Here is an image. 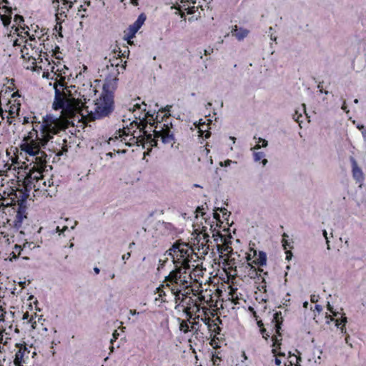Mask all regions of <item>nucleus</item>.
Masks as SVG:
<instances>
[{"label": "nucleus", "instance_id": "1", "mask_svg": "<svg viewBox=\"0 0 366 366\" xmlns=\"http://www.w3.org/2000/svg\"><path fill=\"white\" fill-rule=\"evenodd\" d=\"M64 81V78H62V81H56L54 84L55 96L52 108L54 110L61 109V115L56 117L47 114L43 117L41 123L32 121L33 129L27 136L24 137L23 144L33 142L39 147H45L53 135L65 130L70 124L74 125L73 122L76 117L79 119V115L84 117L82 112L86 106L81 99L71 97V92L69 90L61 92L58 89V86H65Z\"/></svg>", "mask_w": 366, "mask_h": 366}, {"label": "nucleus", "instance_id": "2", "mask_svg": "<svg viewBox=\"0 0 366 366\" xmlns=\"http://www.w3.org/2000/svg\"><path fill=\"white\" fill-rule=\"evenodd\" d=\"M41 147L37 146L36 143L22 144L21 149L29 156L34 158L32 162L34 163V167H36L38 172H44L46 167L47 154L41 150Z\"/></svg>", "mask_w": 366, "mask_h": 366}, {"label": "nucleus", "instance_id": "3", "mask_svg": "<svg viewBox=\"0 0 366 366\" xmlns=\"http://www.w3.org/2000/svg\"><path fill=\"white\" fill-rule=\"evenodd\" d=\"M114 110V95H102L97 100L95 108V118L109 116Z\"/></svg>", "mask_w": 366, "mask_h": 366}, {"label": "nucleus", "instance_id": "4", "mask_svg": "<svg viewBox=\"0 0 366 366\" xmlns=\"http://www.w3.org/2000/svg\"><path fill=\"white\" fill-rule=\"evenodd\" d=\"M148 124V122L146 119H143L140 122H137V121H133L130 123L129 126H127L124 127L122 129H119V132L120 133L119 137L129 135V132H130V129L133 127H136L140 130V132H143L145 136V139L147 142L152 143L154 141V137L152 134L147 133L145 130Z\"/></svg>", "mask_w": 366, "mask_h": 366}, {"label": "nucleus", "instance_id": "5", "mask_svg": "<svg viewBox=\"0 0 366 366\" xmlns=\"http://www.w3.org/2000/svg\"><path fill=\"white\" fill-rule=\"evenodd\" d=\"M44 172H41L40 173L38 172V169L36 167H32L31 169H30L29 173L26 174L25 178V184L27 188L34 189H39L40 185H38V187L36 188V184L39 183L40 180L42 179L43 175L42 173Z\"/></svg>", "mask_w": 366, "mask_h": 366}, {"label": "nucleus", "instance_id": "6", "mask_svg": "<svg viewBox=\"0 0 366 366\" xmlns=\"http://www.w3.org/2000/svg\"><path fill=\"white\" fill-rule=\"evenodd\" d=\"M118 75H114V74L109 72V74H106L105 82L103 85V93L102 95L106 94H113V92L117 88V78Z\"/></svg>", "mask_w": 366, "mask_h": 366}, {"label": "nucleus", "instance_id": "7", "mask_svg": "<svg viewBox=\"0 0 366 366\" xmlns=\"http://www.w3.org/2000/svg\"><path fill=\"white\" fill-rule=\"evenodd\" d=\"M19 209L16 212V215L14 220V227L19 229L21 227L23 219L26 218V207L25 205L26 202V197H22V199L18 200Z\"/></svg>", "mask_w": 366, "mask_h": 366}, {"label": "nucleus", "instance_id": "8", "mask_svg": "<svg viewBox=\"0 0 366 366\" xmlns=\"http://www.w3.org/2000/svg\"><path fill=\"white\" fill-rule=\"evenodd\" d=\"M146 19H147L146 15L144 13H142L138 16V18L135 21V22L129 26V36H128V44H132L130 39H132L133 37H134L135 34L138 31V30L144 24Z\"/></svg>", "mask_w": 366, "mask_h": 366}, {"label": "nucleus", "instance_id": "9", "mask_svg": "<svg viewBox=\"0 0 366 366\" xmlns=\"http://www.w3.org/2000/svg\"><path fill=\"white\" fill-rule=\"evenodd\" d=\"M350 160L352 164V172L353 178L357 182H362L364 179L363 173L362 172V169L358 167L357 162L354 157H350Z\"/></svg>", "mask_w": 366, "mask_h": 366}, {"label": "nucleus", "instance_id": "10", "mask_svg": "<svg viewBox=\"0 0 366 366\" xmlns=\"http://www.w3.org/2000/svg\"><path fill=\"white\" fill-rule=\"evenodd\" d=\"M109 62L110 64H107L106 66V69L102 70V72L107 71L114 74V75H119L120 71L118 69V66H119L120 61H119V58H114L113 59H109Z\"/></svg>", "mask_w": 366, "mask_h": 366}, {"label": "nucleus", "instance_id": "11", "mask_svg": "<svg viewBox=\"0 0 366 366\" xmlns=\"http://www.w3.org/2000/svg\"><path fill=\"white\" fill-rule=\"evenodd\" d=\"M164 127H166V130L162 136V142L164 144L171 143L174 140V134L171 132V127H172V123H164Z\"/></svg>", "mask_w": 366, "mask_h": 366}, {"label": "nucleus", "instance_id": "12", "mask_svg": "<svg viewBox=\"0 0 366 366\" xmlns=\"http://www.w3.org/2000/svg\"><path fill=\"white\" fill-rule=\"evenodd\" d=\"M232 34L239 41L243 40L249 34V30L243 28H239L237 25L233 26L232 29Z\"/></svg>", "mask_w": 366, "mask_h": 366}, {"label": "nucleus", "instance_id": "13", "mask_svg": "<svg viewBox=\"0 0 366 366\" xmlns=\"http://www.w3.org/2000/svg\"><path fill=\"white\" fill-rule=\"evenodd\" d=\"M272 322L274 323V330L276 333L281 336L280 330L282 329V325L283 322V318L282 317L281 312H277L274 314Z\"/></svg>", "mask_w": 366, "mask_h": 366}, {"label": "nucleus", "instance_id": "14", "mask_svg": "<svg viewBox=\"0 0 366 366\" xmlns=\"http://www.w3.org/2000/svg\"><path fill=\"white\" fill-rule=\"evenodd\" d=\"M20 111V104H18L17 105L12 104L9 107V115L6 117L7 118V122L9 124H12V118L15 117V115H19V112Z\"/></svg>", "mask_w": 366, "mask_h": 366}, {"label": "nucleus", "instance_id": "15", "mask_svg": "<svg viewBox=\"0 0 366 366\" xmlns=\"http://www.w3.org/2000/svg\"><path fill=\"white\" fill-rule=\"evenodd\" d=\"M182 246L187 247L188 244L187 243L180 242L179 241L175 242L172 247L167 251V254L171 256L174 259V253L179 252Z\"/></svg>", "mask_w": 366, "mask_h": 366}, {"label": "nucleus", "instance_id": "16", "mask_svg": "<svg viewBox=\"0 0 366 366\" xmlns=\"http://www.w3.org/2000/svg\"><path fill=\"white\" fill-rule=\"evenodd\" d=\"M170 117V114H165L164 117H159V114H157L155 119L153 122H149V124L152 127H154L155 129H158L160 125H162V123L164 122V123L167 122L168 117Z\"/></svg>", "mask_w": 366, "mask_h": 366}, {"label": "nucleus", "instance_id": "17", "mask_svg": "<svg viewBox=\"0 0 366 366\" xmlns=\"http://www.w3.org/2000/svg\"><path fill=\"white\" fill-rule=\"evenodd\" d=\"M255 264L264 266L267 262V255L264 252H259L258 257L253 261Z\"/></svg>", "mask_w": 366, "mask_h": 366}, {"label": "nucleus", "instance_id": "18", "mask_svg": "<svg viewBox=\"0 0 366 366\" xmlns=\"http://www.w3.org/2000/svg\"><path fill=\"white\" fill-rule=\"evenodd\" d=\"M182 267H177L172 270L169 274L172 277L174 283L178 284V281L181 279Z\"/></svg>", "mask_w": 366, "mask_h": 366}, {"label": "nucleus", "instance_id": "19", "mask_svg": "<svg viewBox=\"0 0 366 366\" xmlns=\"http://www.w3.org/2000/svg\"><path fill=\"white\" fill-rule=\"evenodd\" d=\"M63 4L65 6V7H61V12H58L56 14V19H59V15H63L65 14V11L64 9H66V11H69L73 6V2L69 0H62Z\"/></svg>", "mask_w": 366, "mask_h": 366}, {"label": "nucleus", "instance_id": "20", "mask_svg": "<svg viewBox=\"0 0 366 366\" xmlns=\"http://www.w3.org/2000/svg\"><path fill=\"white\" fill-rule=\"evenodd\" d=\"M254 156V161L257 162L259 161L262 160V163L263 166H265L267 163V159H264V157L265 156L264 153L262 152H256L253 154Z\"/></svg>", "mask_w": 366, "mask_h": 366}, {"label": "nucleus", "instance_id": "21", "mask_svg": "<svg viewBox=\"0 0 366 366\" xmlns=\"http://www.w3.org/2000/svg\"><path fill=\"white\" fill-rule=\"evenodd\" d=\"M159 130H157V129H156L153 131L154 138L156 139V138L161 137V139H162V136L166 130V127H164V124H163L162 125H160L159 127Z\"/></svg>", "mask_w": 366, "mask_h": 366}, {"label": "nucleus", "instance_id": "22", "mask_svg": "<svg viewBox=\"0 0 366 366\" xmlns=\"http://www.w3.org/2000/svg\"><path fill=\"white\" fill-rule=\"evenodd\" d=\"M23 356H24V352H22L21 349H20L16 353V355H15L14 364H15L16 366H20L21 365V362Z\"/></svg>", "mask_w": 366, "mask_h": 366}, {"label": "nucleus", "instance_id": "23", "mask_svg": "<svg viewBox=\"0 0 366 366\" xmlns=\"http://www.w3.org/2000/svg\"><path fill=\"white\" fill-rule=\"evenodd\" d=\"M188 252H189V249L186 247L182 246L179 249V252L180 253L179 258H178V261H176L174 259H173L174 263L177 264V262H179V259L184 258V256L187 254Z\"/></svg>", "mask_w": 366, "mask_h": 366}, {"label": "nucleus", "instance_id": "24", "mask_svg": "<svg viewBox=\"0 0 366 366\" xmlns=\"http://www.w3.org/2000/svg\"><path fill=\"white\" fill-rule=\"evenodd\" d=\"M202 119L199 120V136L201 137H203L204 135V133L205 132V134H204V137L206 139L209 138L211 135V132L209 131H203V129L200 127V126H204L205 124V122H202Z\"/></svg>", "mask_w": 366, "mask_h": 366}, {"label": "nucleus", "instance_id": "25", "mask_svg": "<svg viewBox=\"0 0 366 366\" xmlns=\"http://www.w3.org/2000/svg\"><path fill=\"white\" fill-rule=\"evenodd\" d=\"M179 329H180V330L183 331L184 333H187L189 331V325H188L187 322L184 320H182L180 322Z\"/></svg>", "mask_w": 366, "mask_h": 366}, {"label": "nucleus", "instance_id": "26", "mask_svg": "<svg viewBox=\"0 0 366 366\" xmlns=\"http://www.w3.org/2000/svg\"><path fill=\"white\" fill-rule=\"evenodd\" d=\"M288 237H289V236L286 233L283 234V235H282V246L284 247L285 249H287V247L292 248V247L290 246V243L288 242V241L286 239Z\"/></svg>", "mask_w": 366, "mask_h": 366}, {"label": "nucleus", "instance_id": "27", "mask_svg": "<svg viewBox=\"0 0 366 366\" xmlns=\"http://www.w3.org/2000/svg\"><path fill=\"white\" fill-rule=\"evenodd\" d=\"M300 117H302V114L300 113L298 110H295V113L292 114V119L295 122H298L300 125L302 122V121L300 119Z\"/></svg>", "mask_w": 366, "mask_h": 366}, {"label": "nucleus", "instance_id": "28", "mask_svg": "<svg viewBox=\"0 0 366 366\" xmlns=\"http://www.w3.org/2000/svg\"><path fill=\"white\" fill-rule=\"evenodd\" d=\"M259 142L262 143V147H266L268 144L267 141L264 139H262V138H259ZM260 148H261V146L259 144H257L252 149H259Z\"/></svg>", "mask_w": 366, "mask_h": 366}, {"label": "nucleus", "instance_id": "29", "mask_svg": "<svg viewBox=\"0 0 366 366\" xmlns=\"http://www.w3.org/2000/svg\"><path fill=\"white\" fill-rule=\"evenodd\" d=\"M259 142L262 143V147H266L268 144L267 141L264 139H262V138H259ZM260 148H261V146L259 144H257L252 149H259Z\"/></svg>", "mask_w": 366, "mask_h": 366}, {"label": "nucleus", "instance_id": "30", "mask_svg": "<svg viewBox=\"0 0 366 366\" xmlns=\"http://www.w3.org/2000/svg\"><path fill=\"white\" fill-rule=\"evenodd\" d=\"M171 291H172V292L175 296V302H177L179 300H180L179 295L181 294V290H175L174 287H172L171 288Z\"/></svg>", "mask_w": 366, "mask_h": 366}, {"label": "nucleus", "instance_id": "31", "mask_svg": "<svg viewBox=\"0 0 366 366\" xmlns=\"http://www.w3.org/2000/svg\"><path fill=\"white\" fill-rule=\"evenodd\" d=\"M326 318L328 320L327 321V323H328V324L330 323V321H335V325H336L337 327H339V325H340V319H335L330 315L326 314Z\"/></svg>", "mask_w": 366, "mask_h": 366}, {"label": "nucleus", "instance_id": "32", "mask_svg": "<svg viewBox=\"0 0 366 366\" xmlns=\"http://www.w3.org/2000/svg\"><path fill=\"white\" fill-rule=\"evenodd\" d=\"M1 19L5 26H8L10 24L11 19V16H1Z\"/></svg>", "mask_w": 366, "mask_h": 366}, {"label": "nucleus", "instance_id": "33", "mask_svg": "<svg viewBox=\"0 0 366 366\" xmlns=\"http://www.w3.org/2000/svg\"><path fill=\"white\" fill-rule=\"evenodd\" d=\"M202 320L204 322L205 325H207L208 328L210 330L212 326H215L216 323H212L211 319L209 317L202 318Z\"/></svg>", "mask_w": 366, "mask_h": 366}, {"label": "nucleus", "instance_id": "34", "mask_svg": "<svg viewBox=\"0 0 366 366\" xmlns=\"http://www.w3.org/2000/svg\"><path fill=\"white\" fill-rule=\"evenodd\" d=\"M189 262L190 259L189 257L184 258L182 262L183 268L185 269H189L190 268Z\"/></svg>", "mask_w": 366, "mask_h": 366}, {"label": "nucleus", "instance_id": "35", "mask_svg": "<svg viewBox=\"0 0 366 366\" xmlns=\"http://www.w3.org/2000/svg\"><path fill=\"white\" fill-rule=\"evenodd\" d=\"M14 21L18 25H20L21 23L24 21V17L19 14L15 15L14 18Z\"/></svg>", "mask_w": 366, "mask_h": 366}, {"label": "nucleus", "instance_id": "36", "mask_svg": "<svg viewBox=\"0 0 366 366\" xmlns=\"http://www.w3.org/2000/svg\"><path fill=\"white\" fill-rule=\"evenodd\" d=\"M347 322V317H344L342 318V320H340V323L343 324L342 326L340 327L341 332L342 333L346 332V327H345V323Z\"/></svg>", "mask_w": 366, "mask_h": 366}, {"label": "nucleus", "instance_id": "37", "mask_svg": "<svg viewBox=\"0 0 366 366\" xmlns=\"http://www.w3.org/2000/svg\"><path fill=\"white\" fill-rule=\"evenodd\" d=\"M164 282H167L166 286L170 287L169 283H174L170 274L165 277Z\"/></svg>", "mask_w": 366, "mask_h": 366}, {"label": "nucleus", "instance_id": "38", "mask_svg": "<svg viewBox=\"0 0 366 366\" xmlns=\"http://www.w3.org/2000/svg\"><path fill=\"white\" fill-rule=\"evenodd\" d=\"M35 247H36V246H35L34 243V242H26V243H24V245H23V248H29V249H34Z\"/></svg>", "mask_w": 366, "mask_h": 366}, {"label": "nucleus", "instance_id": "39", "mask_svg": "<svg viewBox=\"0 0 366 366\" xmlns=\"http://www.w3.org/2000/svg\"><path fill=\"white\" fill-rule=\"evenodd\" d=\"M172 108V106L171 105H167L165 107H162L161 109H159V112H162V113H164L165 112L166 114H169V112H170V109Z\"/></svg>", "mask_w": 366, "mask_h": 366}, {"label": "nucleus", "instance_id": "40", "mask_svg": "<svg viewBox=\"0 0 366 366\" xmlns=\"http://www.w3.org/2000/svg\"><path fill=\"white\" fill-rule=\"evenodd\" d=\"M215 211H219L222 213V214H228V217L231 214L230 212H228L227 209L224 207H218L216 208Z\"/></svg>", "mask_w": 366, "mask_h": 366}, {"label": "nucleus", "instance_id": "41", "mask_svg": "<svg viewBox=\"0 0 366 366\" xmlns=\"http://www.w3.org/2000/svg\"><path fill=\"white\" fill-rule=\"evenodd\" d=\"M164 287V285H162L160 287H159L157 290V292H159V297H162V296H165L166 294H165V292L163 290V287Z\"/></svg>", "mask_w": 366, "mask_h": 366}, {"label": "nucleus", "instance_id": "42", "mask_svg": "<svg viewBox=\"0 0 366 366\" xmlns=\"http://www.w3.org/2000/svg\"><path fill=\"white\" fill-rule=\"evenodd\" d=\"M327 310H329L330 312H332V313L333 314V315H334V316H337V315L338 312H335V311L333 310V307H332V306L330 305V303L329 302H327Z\"/></svg>", "mask_w": 366, "mask_h": 366}, {"label": "nucleus", "instance_id": "43", "mask_svg": "<svg viewBox=\"0 0 366 366\" xmlns=\"http://www.w3.org/2000/svg\"><path fill=\"white\" fill-rule=\"evenodd\" d=\"M260 332H261V334L262 335L263 337L265 340H267L268 337H269V335L267 332V330H266L265 328H261L260 329Z\"/></svg>", "mask_w": 366, "mask_h": 366}, {"label": "nucleus", "instance_id": "44", "mask_svg": "<svg viewBox=\"0 0 366 366\" xmlns=\"http://www.w3.org/2000/svg\"><path fill=\"white\" fill-rule=\"evenodd\" d=\"M133 141H134V143L132 142H129L127 144V145H128L129 147H131L132 145L134 144H138L139 143V137H136L134 134H133V138L132 139Z\"/></svg>", "mask_w": 366, "mask_h": 366}, {"label": "nucleus", "instance_id": "45", "mask_svg": "<svg viewBox=\"0 0 366 366\" xmlns=\"http://www.w3.org/2000/svg\"><path fill=\"white\" fill-rule=\"evenodd\" d=\"M323 235H324V237H325V238L326 239V243H327V249L330 250V241L328 239L327 233L326 230H323Z\"/></svg>", "mask_w": 366, "mask_h": 366}, {"label": "nucleus", "instance_id": "46", "mask_svg": "<svg viewBox=\"0 0 366 366\" xmlns=\"http://www.w3.org/2000/svg\"><path fill=\"white\" fill-rule=\"evenodd\" d=\"M231 163H232V160L227 159L224 162H220L219 165L221 167H228L231 164Z\"/></svg>", "mask_w": 366, "mask_h": 366}, {"label": "nucleus", "instance_id": "47", "mask_svg": "<svg viewBox=\"0 0 366 366\" xmlns=\"http://www.w3.org/2000/svg\"><path fill=\"white\" fill-rule=\"evenodd\" d=\"M213 237H221L222 239L224 238V236L221 234V232L218 230H216L215 229H214L213 230Z\"/></svg>", "mask_w": 366, "mask_h": 366}, {"label": "nucleus", "instance_id": "48", "mask_svg": "<svg viewBox=\"0 0 366 366\" xmlns=\"http://www.w3.org/2000/svg\"><path fill=\"white\" fill-rule=\"evenodd\" d=\"M230 249L231 251L232 250V249L231 247H225L224 249H223V247L222 245H219L218 244L217 245V249L219 252H222V250L224 251H228V249Z\"/></svg>", "mask_w": 366, "mask_h": 366}, {"label": "nucleus", "instance_id": "49", "mask_svg": "<svg viewBox=\"0 0 366 366\" xmlns=\"http://www.w3.org/2000/svg\"><path fill=\"white\" fill-rule=\"evenodd\" d=\"M272 340L273 341V347H276L280 345V343L278 342V340L276 336H272Z\"/></svg>", "mask_w": 366, "mask_h": 366}, {"label": "nucleus", "instance_id": "50", "mask_svg": "<svg viewBox=\"0 0 366 366\" xmlns=\"http://www.w3.org/2000/svg\"><path fill=\"white\" fill-rule=\"evenodd\" d=\"M196 11H197V9L195 6L189 7L187 9V14H194Z\"/></svg>", "mask_w": 366, "mask_h": 366}, {"label": "nucleus", "instance_id": "51", "mask_svg": "<svg viewBox=\"0 0 366 366\" xmlns=\"http://www.w3.org/2000/svg\"><path fill=\"white\" fill-rule=\"evenodd\" d=\"M239 297L237 295L234 296V297H232V302L235 305L239 304Z\"/></svg>", "mask_w": 366, "mask_h": 366}, {"label": "nucleus", "instance_id": "52", "mask_svg": "<svg viewBox=\"0 0 366 366\" xmlns=\"http://www.w3.org/2000/svg\"><path fill=\"white\" fill-rule=\"evenodd\" d=\"M322 83H323V81H322V82H320V83H319V84H318V86H317V87L320 89V92H321V93H324V94H327L329 93V92H328V91H327V90H323V89H322Z\"/></svg>", "mask_w": 366, "mask_h": 366}, {"label": "nucleus", "instance_id": "53", "mask_svg": "<svg viewBox=\"0 0 366 366\" xmlns=\"http://www.w3.org/2000/svg\"><path fill=\"white\" fill-rule=\"evenodd\" d=\"M318 299H319V296L318 295H312L310 297V300L313 303L317 302L318 301Z\"/></svg>", "mask_w": 366, "mask_h": 366}, {"label": "nucleus", "instance_id": "54", "mask_svg": "<svg viewBox=\"0 0 366 366\" xmlns=\"http://www.w3.org/2000/svg\"><path fill=\"white\" fill-rule=\"evenodd\" d=\"M205 231H206V228L203 227V232H204V234H203V236H204V239L206 240V242L207 243V242H209V235L207 233H206V232H205Z\"/></svg>", "mask_w": 366, "mask_h": 366}, {"label": "nucleus", "instance_id": "55", "mask_svg": "<svg viewBox=\"0 0 366 366\" xmlns=\"http://www.w3.org/2000/svg\"><path fill=\"white\" fill-rule=\"evenodd\" d=\"M112 336H113V338L111 340V342L112 343L113 342V341H115L118 338V337H119L118 332L117 330H114V332H113Z\"/></svg>", "mask_w": 366, "mask_h": 366}, {"label": "nucleus", "instance_id": "56", "mask_svg": "<svg viewBox=\"0 0 366 366\" xmlns=\"http://www.w3.org/2000/svg\"><path fill=\"white\" fill-rule=\"evenodd\" d=\"M213 217H214V219H215L218 222L222 223V222L220 219L219 214H218L217 212H214Z\"/></svg>", "mask_w": 366, "mask_h": 366}, {"label": "nucleus", "instance_id": "57", "mask_svg": "<svg viewBox=\"0 0 366 366\" xmlns=\"http://www.w3.org/2000/svg\"><path fill=\"white\" fill-rule=\"evenodd\" d=\"M184 312L187 315L189 316V318L192 317V313L190 312V308L189 307H186L184 310Z\"/></svg>", "mask_w": 366, "mask_h": 366}, {"label": "nucleus", "instance_id": "58", "mask_svg": "<svg viewBox=\"0 0 366 366\" xmlns=\"http://www.w3.org/2000/svg\"><path fill=\"white\" fill-rule=\"evenodd\" d=\"M167 260V259H165V260L160 259L159 260V267L157 268L158 270H160V269L162 268L164 266V264L166 263Z\"/></svg>", "mask_w": 366, "mask_h": 366}, {"label": "nucleus", "instance_id": "59", "mask_svg": "<svg viewBox=\"0 0 366 366\" xmlns=\"http://www.w3.org/2000/svg\"><path fill=\"white\" fill-rule=\"evenodd\" d=\"M341 109H342L343 111H345L346 113H348V112H349V110H347V105H346V102H345V101H344V102H343V104H342V105Z\"/></svg>", "mask_w": 366, "mask_h": 366}, {"label": "nucleus", "instance_id": "60", "mask_svg": "<svg viewBox=\"0 0 366 366\" xmlns=\"http://www.w3.org/2000/svg\"><path fill=\"white\" fill-rule=\"evenodd\" d=\"M130 257H131V253L130 252H127V253H126V254L122 255V259L123 260H125V259H128Z\"/></svg>", "mask_w": 366, "mask_h": 366}, {"label": "nucleus", "instance_id": "61", "mask_svg": "<svg viewBox=\"0 0 366 366\" xmlns=\"http://www.w3.org/2000/svg\"><path fill=\"white\" fill-rule=\"evenodd\" d=\"M237 289V288H232L231 291L229 292V295L232 297L235 296L236 292Z\"/></svg>", "mask_w": 366, "mask_h": 366}, {"label": "nucleus", "instance_id": "62", "mask_svg": "<svg viewBox=\"0 0 366 366\" xmlns=\"http://www.w3.org/2000/svg\"><path fill=\"white\" fill-rule=\"evenodd\" d=\"M286 254H287L286 259L290 260L292 257V253L291 252V251H287Z\"/></svg>", "mask_w": 366, "mask_h": 366}, {"label": "nucleus", "instance_id": "63", "mask_svg": "<svg viewBox=\"0 0 366 366\" xmlns=\"http://www.w3.org/2000/svg\"><path fill=\"white\" fill-rule=\"evenodd\" d=\"M202 248L204 249V247H206L205 249H204V252H203L204 254H207L208 252V249H209V246H206V244H204V243H202Z\"/></svg>", "mask_w": 366, "mask_h": 366}, {"label": "nucleus", "instance_id": "64", "mask_svg": "<svg viewBox=\"0 0 366 366\" xmlns=\"http://www.w3.org/2000/svg\"><path fill=\"white\" fill-rule=\"evenodd\" d=\"M203 209H203V207H198L197 208V210H196V211H197V212H200V213L202 214V215H204V213L202 212V210H203Z\"/></svg>", "mask_w": 366, "mask_h": 366}]
</instances>
